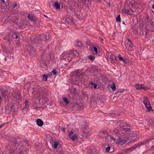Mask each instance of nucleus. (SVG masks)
Here are the masks:
<instances>
[{
    "label": "nucleus",
    "mask_w": 154,
    "mask_h": 154,
    "mask_svg": "<svg viewBox=\"0 0 154 154\" xmlns=\"http://www.w3.org/2000/svg\"><path fill=\"white\" fill-rule=\"evenodd\" d=\"M78 55L77 52L75 50H71L68 53H63L61 56V59L62 60H65L66 62H70L75 57Z\"/></svg>",
    "instance_id": "nucleus-1"
},
{
    "label": "nucleus",
    "mask_w": 154,
    "mask_h": 154,
    "mask_svg": "<svg viewBox=\"0 0 154 154\" xmlns=\"http://www.w3.org/2000/svg\"><path fill=\"white\" fill-rule=\"evenodd\" d=\"M48 36L45 35H42L37 37L34 39L35 42L36 46H40L43 43L47 41L48 39Z\"/></svg>",
    "instance_id": "nucleus-2"
},
{
    "label": "nucleus",
    "mask_w": 154,
    "mask_h": 154,
    "mask_svg": "<svg viewBox=\"0 0 154 154\" xmlns=\"http://www.w3.org/2000/svg\"><path fill=\"white\" fill-rule=\"evenodd\" d=\"M147 142V141L144 140L142 142H139L137 144H135L133 146L130 148H127L123 149L122 150V152L124 154L130 153L136 148L139 147L140 146L145 144Z\"/></svg>",
    "instance_id": "nucleus-3"
},
{
    "label": "nucleus",
    "mask_w": 154,
    "mask_h": 154,
    "mask_svg": "<svg viewBox=\"0 0 154 154\" xmlns=\"http://www.w3.org/2000/svg\"><path fill=\"white\" fill-rule=\"evenodd\" d=\"M81 127L82 132L86 136L89 135L91 129L88 127V124L85 122H82L81 123Z\"/></svg>",
    "instance_id": "nucleus-4"
},
{
    "label": "nucleus",
    "mask_w": 154,
    "mask_h": 154,
    "mask_svg": "<svg viewBox=\"0 0 154 154\" xmlns=\"http://www.w3.org/2000/svg\"><path fill=\"white\" fill-rule=\"evenodd\" d=\"M9 141L12 145L14 147H15L16 146H20L22 142V140L19 138L15 137L13 139H10Z\"/></svg>",
    "instance_id": "nucleus-5"
},
{
    "label": "nucleus",
    "mask_w": 154,
    "mask_h": 154,
    "mask_svg": "<svg viewBox=\"0 0 154 154\" xmlns=\"http://www.w3.org/2000/svg\"><path fill=\"white\" fill-rule=\"evenodd\" d=\"M0 94L2 96V97L4 98L5 101L9 100V94L8 91L7 89L0 88Z\"/></svg>",
    "instance_id": "nucleus-6"
},
{
    "label": "nucleus",
    "mask_w": 154,
    "mask_h": 154,
    "mask_svg": "<svg viewBox=\"0 0 154 154\" xmlns=\"http://www.w3.org/2000/svg\"><path fill=\"white\" fill-rule=\"evenodd\" d=\"M143 103L148 111H153V109L151 107L149 99L148 97H145L143 99Z\"/></svg>",
    "instance_id": "nucleus-7"
},
{
    "label": "nucleus",
    "mask_w": 154,
    "mask_h": 154,
    "mask_svg": "<svg viewBox=\"0 0 154 154\" xmlns=\"http://www.w3.org/2000/svg\"><path fill=\"white\" fill-rule=\"evenodd\" d=\"M5 112L6 114H8L10 112V109L11 106V103L9 100H6L5 101Z\"/></svg>",
    "instance_id": "nucleus-8"
},
{
    "label": "nucleus",
    "mask_w": 154,
    "mask_h": 154,
    "mask_svg": "<svg viewBox=\"0 0 154 154\" xmlns=\"http://www.w3.org/2000/svg\"><path fill=\"white\" fill-rule=\"evenodd\" d=\"M122 121L119 120L117 122V123H119L121 124V125H120V128L121 129L125 130L126 131L129 132L130 131H131L130 127L127 125H122Z\"/></svg>",
    "instance_id": "nucleus-9"
},
{
    "label": "nucleus",
    "mask_w": 154,
    "mask_h": 154,
    "mask_svg": "<svg viewBox=\"0 0 154 154\" xmlns=\"http://www.w3.org/2000/svg\"><path fill=\"white\" fill-rule=\"evenodd\" d=\"M71 107L75 110H78L83 108L82 105L77 103H72Z\"/></svg>",
    "instance_id": "nucleus-10"
},
{
    "label": "nucleus",
    "mask_w": 154,
    "mask_h": 154,
    "mask_svg": "<svg viewBox=\"0 0 154 154\" xmlns=\"http://www.w3.org/2000/svg\"><path fill=\"white\" fill-rule=\"evenodd\" d=\"M28 52L30 56H34L36 54V52L33 48L31 47H29L28 48Z\"/></svg>",
    "instance_id": "nucleus-11"
},
{
    "label": "nucleus",
    "mask_w": 154,
    "mask_h": 154,
    "mask_svg": "<svg viewBox=\"0 0 154 154\" xmlns=\"http://www.w3.org/2000/svg\"><path fill=\"white\" fill-rule=\"evenodd\" d=\"M68 135L70 138L73 141L77 140L78 139L76 134L73 132H69Z\"/></svg>",
    "instance_id": "nucleus-12"
},
{
    "label": "nucleus",
    "mask_w": 154,
    "mask_h": 154,
    "mask_svg": "<svg viewBox=\"0 0 154 154\" xmlns=\"http://www.w3.org/2000/svg\"><path fill=\"white\" fill-rule=\"evenodd\" d=\"M127 142V140L119 138L116 140V142L118 144L122 145L125 143Z\"/></svg>",
    "instance_id": "nucleus-13"
},
{
    "label": "nucleus",
    "mask_w": 154,
    "mask_h": 154,
    "mask_svg": "<svg viewBox=\"0 0 154 154\" xmlns=\"http://www.w3.org/2000/svg\"><path fill=\"white\" fill-rule=\"evenodd\" d=\"M63 20L65 21H66L71 25H73L74 24L73 23V19L72 18L68 17L66 18H63Z\"/></svg>",
    "instance_id": "nucleus-14"
},
{
    "label": "nucleus",
    "mask_w": 154,
    "mask_h": 154,
    "mask_svg": "<svg viewBox=\"0 0 154 154\" xmlns=\"http://www.w3.org/2000/svg\"><path fill=\"white\" fill-rule=\"evenodd\" d=\"M50 143L51 144L52 148L54 149H56L59 145L58 143L56 141L52 140Z\"/></svg>",
    "instance_id": "nucleus-15"
},
{
    "label": "nucleus",
    "mask_w": 154,
    "mask_h": 154,
    "mask_svg": "<svg viewBox=\"0 0 154 154\" xmlns=\"http://www.w3.org/2000/svg\"><path fill=\"white\" fill-rule=\"evenodd\" d=\"M135 88L137 90H140L142 89L146 90L147 89H148V88L147 87L143 86V85L141 84H138L136 85L135 86Z\"/></svg>",
    "instance_id": "nucleus-16"
},
{
    "label": "nucleus",
    "mask_w": 154,
    "mask_h": 154,
    "mask_svg": "<svg viewBox=\"0 0 154 154\" xmlns=\"http://www.w3.org/2000/svg\"><path fill=\"white\" fill-rule=\"evenodd\" d=\"M140 34L141 35H143V36L145 37L148 35L147 32L145 29H141L140 32Z\"/></svg>",
    "instance_id": "nucleus-17"
},
{
    "label": "nucleus",
    "mask_w": 154,
    "mask_h": 154,
    "mask_svg": "<svg viewBox=\"0 0 154 154\" xmlns=\"http://www.w3.org/2000/svg\"><path fill=\"white\" fill-rule=\"evenodd\" d=\"M106 139L110 142H112L113 140L116 142V139L113 137H111L110 135H108L107 137H106Z\"/></svg>",
    "instance_id": "nucleus-18"
},
{
    "label": "nucleus",
    "mask_w": 154,
    "mask_h": 154,
    "mask_svg": "<svg viewBox=\"0 0 154 154\" xmlns=\"http://www.w3.org/2000/svg\"><path fill=\"white\" fill-rule=\"evenodd\" d=\"M28 18L32 21L33 22L36 21V18L35 16L31 14H29L28 16Z\"/></svg>",
    "instance_id": "nucleus-19"
},
{
    "label": "nucleus",
    "mask_w": 154,
    "mask_h": 154,
    "mask_svg": "<svg viewBox=\"0 0 154 154\" xmlns=\"http://www.w3.org/2000/svg\"><path fill=\"white\" fill-rule=\"evenodd\" d=\"M91 102H97L98 100V96L97 95H95L91 97Z\"/></svg>",
    "instance_id": "nucleus-20"
},
{
    "label": "nucleus",
    "mask_w": 154,
    "mask_h": 154,
    "mask_svg": "<svg viewBox=\"0 0 154 154\" xmlns=\"http://www.w3.org/2000/svg\"><path fill=\"white\" fill-rule=\"evenodd\" d=\"M124 13L128 14H131L133 12V11L132 9L128 10V9H123L122 10Z\"/></svg>",
    "instance_id": "nucleus-21"
},
{
    "label": "nucleus",
    "mask_w": 154,
    "mask_h": 154,
    "mask_svg": "<svg viewBox=\"0 0 154 154\" xmlns=\"http://www.w3.org/2000/svg\"><path fill=\"white\" fill-rule=\"evenodd\" d=\"M97 48L98 46L92 47L91 49L93 53L94 54H96L97 53L98 51Z\"/></svg>",
    "instance_id": "nucleus-22"
},
{
    "label": "nucleus",
    "mask_w": 154,
    "mask_h": 154,
    "mask_svg": "<svg viewBox=\"0 0 154 154\" xmlns=\"http://www.w3.org/2000/svg\"><path fill=\"white\" fill-rule=\"evenodd\" d=\"M74 45L75 46L78 47H81L82 45V44L81 41H77L74 43Z\"/></svg>",
    "instance_id": "nucleus-23"
},
{
    "label": "nucleus",
    "mask_w": 154,
    "mask_h": 154,
    "mask_svg": "<svg viewBox=\"0 0 154 154\" xmlns=\"http://www.w3.org/2000/svg\"><path fill=\"white\" fill-rule=\"evenodd\" d=\"M37 124L39 126H42L43 124V121L40 119H38L37 120Z\"/></svg>",
    "instance_id": "nucleus-24"
},
{
    "label": "nucleus",
    "mask_w": 154,
    "mask_h": 154,
    "mask_svg": "<svg viewBox=\"0 0 154 154\" xmlns=\"http://www.w3.org/2000/svg\"><path fill=\"white\" fill-rule=\"evenodd\" d=\"M67 11L68 13L69 14V15L72 14L73 15V11H75L74 10H72L70 7H68L67 8Z\"/></svg>",
    "instance_id": "nucleus-25"
},
{
    "label": "nucleus",
    "mask_w": 154,
    "mask_h": 154,
    "mask_svg": "<svg viewBox=\"0 0 154 154\" xmlns=\"http://www.w3.org/2000/svg\"><path fill=\"white\" fill-rule=\"evenodd\" d=\"M73 15H74L79 20H81L82 19V18L81 16H80V14H78L76 13L75 11H73Z\"/></svg>",
    "instance_id": "nucleus-26"
},
{
    "label": "nucleus",
    "mask_w": 154,
    "mask_h": 154,
    "mask_svg": "<svg viewBox=\"0 0 154 154\" xmlns=\"http://www.w3.org/2000/svg\"><path fill=\"white\" fill-rule=\"evenodd\" d=\"M101 134H102L103 136H104L105 137H106L109 135V133L107 132L106 130L102 131H101Z\"/></svg>",
    "instance_id": "nucleus-27"
},
{
    "label": "nucleus",
    "mask_w": 154,
    "mask_h": 154,
    "mask_svg": "<svg viewBox=\"0 0 154 154\" xmlns=\"http://www.w3.org/2000/svg\"><path fill=\"white\" fill-rule=\"evenodd\" d=\"M127 47H128V50L129 51L131 50V48L133 47V45L131 42H128L127 43Z\"/></svg>",
    "instance_id": "nucleus-28"
},
{
    "label": "nucleus",
    "mask_w": 154,
    "mask_h": 154,
    "mask_svg": "<svg viewBox=\"0 0 154 154\" xmlns=\"http://www.w3.org/2000/svg\"><path fill=\"white\" fill-rule=\"evenodd\" d=\"M28 149L26 148L23 150H21L19 151L17 154H27V151Z\"/></svg>",
    "instance_id": "nucleus-29"
},
{
    "label": "nucleus",
    "mask_w": 154,
    "mask_h": 154,
    "mask_svg": "<svg viewBox=\"0 0 154 154\" xmlns=\"http://www.w3.org/2000/svg\"><path fill=\"white\" fill-rule=\"evenodd\" d=\"M39 65L42 68H45V67H46V63H43V62L42 61H40V62L39 63Z\"/></svg>",
    "instance_id": "nucleus-30"
},
{
    "label": "nucleus",
    "mask_w": 154,
    "mask_h": 154,
    "mask_svg": "<svg viewBox=\"0 0 154 154\" xmlns=\"http://www.w3.org/2000/svg\"><path fill=\"white\" fill-rule=\"evenodd\" d=\"M71 92L72 93L74 94H77V93L76 88L74 87H72L71 88Z\"/></svg>",
    "instance_id": "nucleus-31"
},
{
    "label": "nucleus",
    "mask_w": 154,
    "mask_h": 154,
    "mask_svg": "<svg viewBox=\"0 0 154 154\" xmlns=\"http://www.w3.org/2000/svg\"><path fill=\"white\" fill-rule=\"evenodd\" d=\"M54 5L57 9L58 10L60 9V5L57 2H55V3L54 4Z\"/></svg>",
    "instance_id": "nucleus-32"
},
{
    "label": "nucleus",
    "mask_w": 154,
    "mask_h": 154,
    "mask_svg": "<svg viewBox=\"0 0 154 154\" xmlns=\"http://www.w3.org/2000/svg\"><path fill=\"white\" fill-rule=\"evenodd\" d=\"M115 56L111 53H109L108 55V58L112 60L115 58Z\"/></svg>",
    "instance_id": "nucleus-33"
},
{
    "label": "nucleus",
    "mask_w": 154,
    "mask_h": 154,
    "mask_svg": "<svg viewBox=\"0 0 154 154\" xmlns=\"http://www.w3.org/2000/svg\"><path fill=\"white\" fill-rule=\"evenodd\" d=\"M15 112V109L14 106L11 105V109H10V112H12L13 114H14Z\"/></svg>",
    "instance_id": "nucleus-34"
},
{
    "label": "nucleus",
    "mask_w": 154,
    "mask_h": 154,
    "mask_svg": "<svg viewBox=\"0 0 154 154\" xmlns=\"http://www.w3.org/2000/svg\"><path fill=\"white\" fill-rule=\"evenodd\" d=\"M11 35L12 37L15 38H18V36L16 34V33L14 32H11Z\"/></svg>",
    "instance_id": "nucleus-35"
},
{
    "label": "nucleus",
    "mask_w": 154,
    "mask_h": 154,
    "mask_svg": "<svg viewBox=\"0 0 154 154\" xmlns=\"http://www.w3.org/2000/svg\"><path fill=\"white\" fill-rule=\"evenodd\" d=\"M87 152L90 154H93L94 152H93L91 149H90L89 147H87L86 148Z\"/></svg>",
    "instance_id": "nucleus-36"
},
{
    "label": "nucleus",
    "mask_w": 154,
    "mask_h": 154,
    "mask_svg": "<svg viewBox=\"0 0 154 154\" xmlns=\"http://www.w3.org/2000/svg\"><path fill=\"white\" fill-rule=\"evenodd\" d=\"M119 58L120 60L124 62V63H126V59L123 58V57H121L120 55H119Z\"/></svg>",
    "instance_id": "nucleus-37"
},
{
    "label": "nucleus",
    "mask_w": 154,
    "mask_h": 154,
    "mask_svg": "<svg viewBox=\"0 0 154 154\" xmlns=\"http://www.w3.org/2000/svg\"><path fill=\"white\" fill-rule=\"evenodd\" d=\"M15 98L17 100H20L21 99V94L20 93H18Z\"/></svg>",
    "instance_id": "nucleus-38"
},
{
    "label": "nucleus",
    "mask_w": 154,
    "mask_h": 154,
    "mask_svg": "<svg viewBox=\"0 0 154 154\" xmlns=\"http://www.w3.org/2000/svg\"><path fill=\"white\" fill-rule=\"evenodd\" d=\"M42 80L46 81L48 79V75L46 74H44L42 75Z\"/></svg>",
    "instance_id": "nucleus-39"
},
{
    "label": "nucleus",
    "mask_w": 154,
    "mask_h": 154,
    "mask_svg": "<svg viewBox=\"0 0 154 154\" xmlns=\"http://www.w3.org/2000/svg\"><path fill=\"white\" fill-rule=\"evenodd\" d=\"M150 28L151 30L153 28H154V23L152 21L150 22Z\"/></svg>",
    "instance_id": "nucleus-40"
},
{
    "label": "nucleus",
    "mask_w": 154,
    "mask_h": 154,
    "mask_svg": "<svg viewBox=\"0 0 154 154\" xmlns=\"http://www.w3.org/2000/svg\"><path fill=\"white\" fill-rule=\"evenodd\" d=\"M72 84L73 85H79V82L77 80H74L72 82Z\"/></svg>",
    "instance_id": "nucleus-41"
},
{
    "label": "nucleus",
    "mask_w": 154,
    "mask_h": 154,
    "mask_svg": "<svg viewBox=\"0 0 154 154\" xmlns=\"http://www.w3.org/2000/svg\"><path fill=\"white\" fill-rule=\"evenodd\" d=\"M6 152L8 153H9V154H12L14 152V151L11 149V148L7 150Z\"/></svg>",
    "instance_id": "nucleus-42"
},
{
    "label": "nucleus",
    "mask_w": 154,
    "mask_h": 154,
    "mask_svg": "<svg viewBox=\"0 0 154 154\" xmlns=\"http://www.w3.org/2000/svg\"><path fill=\"white\" fill-rule=\"evenodd\" d=\"M99 99L100 101H101V102L105 100L103 97V96L102 95H100L99 96Z\"/></svg>",
    "instance_id": "nucleus-43"
},
{
    "label": "nucleus",
    "mask_w": 154,
    "mask_h": 154,
    "mask_svg": "<svg viewBox=\"0 0 154 154\" xmlns=\"http://www.w3.org/2000/svg\"><path fill=\"white\" fill-rule=\"evenodd\" d=\"M91 85L92 87L94 88H97V85L94 83L92 82L91 83Z\"/></svg>",
    "instance_id": "nucleus-44"
},
{
    "label": "nucleus",
    "mask_w": 154,
    "mask_h": 154,
    "mask_svg": "<svg viewBox=\"0 0 154 154\" xmlns=\"http://www.w3.org/2000/svg\"><path fill=\"white\" fill-rule=\"evenodd\" d=\"M118 128H115L113 130L114 132L116 133H119L120 132V130Z\"/></svg>",
    "instance_id": "nucleus-45"
},
{
    "label": "nucleus",
    "mask_w": 154,
    "mask_h": 154,
    "mask_svg": "<svg viewBox=\"0 0 154 154\" xmlns=\"http://www.w3.org/2000/svg\"><path fill=\"white\" fill-rule=\"evenodd\" d=\"M28 103V101L27 100H26L25 101V106L24 108H25L28 109V107H29Z\"/></svg>",
    "instance_id": "nucleus-46"
},
{
    "label": "nucleus",
    "mask_w": 154,
    "mask_h": 154,
    "mask_svg": "<svg viewBox=\"0 0 154 154\" xmlns=\"http://www.w3.org/2000/svg\"><path fill=\"white\" fill-rule=\"evenodd\" d=\"M116 20L118 22H120L121 21L120 18V15H119L116 18Z\"/></svg>",
    "instance_id": "nucleus-47"
},
{
    "label": "nucleus",
    "mask_w": 154,
    "mask_h": 154,
    "mask_svg": "<svg viewBox=\"0 0 154 154\" xmlns=\"http://www.w3.org/2000/svg\"><path fill=\"white\" fill-rule=\"evenodd\" d=\"M63 99L64 101L65 102L66 104H67L69 103V101L65 97H63Z\"/></svg>",
    "instance_id": "nucleus-48"
},
{
    "label": "nucleus",
    "mask_w": 154,
    "mask_h": 154,
    "mask_svg": "<svg viewBox=\"0 0 154 154\" xmlns=\"http://www.w3.org/2000/svg\"><path fill=\"white\" fill-rule=\"evenodd\" d=\"M10 148H10V145H6L5 146V149L6 151L7 150H8V149H9Z\"/></svg>",
    "instance_id": "nucleus-49"
},
{
    "label": "nucleus",
    "mask_w": 154,
    "mask_h": 154,
    "mask_svg": "<svg viewBox=\"0 0 154 154\" xmlns=\"http://www.w3.org/2000/svg\"><path fill=\"white\" fill-rule=\"evenodd\" d=\"M111 88L113 90H115L116 89V86L114 84H112L111 86Z\"/></svg>",
    "instance_id": "nucleus-50"
},
{
    "label": "nucleus",
    "mask_w": 154,
    "mask_h": 154,
    "mask_svg": "<svg viewBox=\"0 0 154 154\" xmlns=\"http://www.w3.org/2000/svg\"><path fill=\"white\" fill-rule=\"evenodd\" d=\"M88 57L89 59L91 60H92L94 59V57L93 56L91 55L88 56Z\"/></svg>",
    "instance_id": "nucleus-51"
},
{
    "label": "nucleus",
    "mask_w": 154,
    "mask_h": 154,
    "mask_svg": "<svg viewBox=\"0 0 154 154\" xmlns=\"http://www.w3.org/2000/svg\"><path fill=\"white\" fill-rule=\"evenodd\" d=\"M51 73H52L54 75H56L57 72L56 71V69H54L52 71Z\"/></svg>",
    "instance_id": "nucleus-52"
},
{
    "label": "nucleus",
    "mask_w": 154,
    "mask_h": 154,
    "mask_svg": "<svg viewBox=\"0 0 154 154\" xmlns=\"http://www.w3.org/2000/svg\"><path fill=\"white\" fill-rule=\"evenodd\" d=\"M28 110V109L27 108H24L23 109V111L25 113H26Z\"/></svg>",
    "instance_id": "nucleus-53"
},
{
    "label": "nucleus",
    "mask_w": 154,
    "mask_h": 154,
    "mask_svg": "<svg viewBox=\"0 0 154 154\" xmlns=\"http://www.w3.org/2000/svg\"><path fill=\"white\" fill-rule=\"evenodd\" d=\"M110 149V147L108 146L107 148H106V152H108L109 151Z\"/></svg>",
    "instance_id": "nucleus-54"
},
{
    "label": "nucleus",
    "mask_w": 154,
    "mask_h": 154,
    "mask_svg": "<svg viewBox=\"0 0 154 154\" xmlns=\"http://www.w3.org/2000/svg\"><path fill=\"white\" fill-rule=\"evenodd\" d=\"M74 6L75 7H76V8H79V6L78 5L76 2H74Z\"/></svg>",
    "instance_id": "nucleus-55"
},
{
    "label": "nucleus",
    "mask_w": 154,
    "mask_h": 154,
    "mask_svg": "<svg viewBox=\"0 0 154 154\" xmlns=\"http://www.w3.org/2000/svg\"><path fill=\"white\" fill-rule=\"evenodd\" d=\"M115 58H113V59L112 60V62H113L114 63H116L117 62V60H115Z\"/></svg>",
    "instance_id": "nucleus-56"
},
{
    "label": "nucleus",
    "mask_w": 154,
    "mask_h": 154,
    "mask_svg": "<svg viewBox=\"0 0 154 154\" xmlns=\"http://www.w3.org/2000/svg\"><path fill=\"white\" fill-rule=\"evenodd\" d=\"M124 91L125 90L124 89H122V90H121V89H119L118 91V92H123V91Z\"/></svg>",
    "instance_id": "nucleus-57"
},
{
    "label": "nucleus",
    "mask_w": 154,
    "mask_h": 154,
    "mask_svg": "<svg viewBox=\"0 0 154 154\" xmlns=\"http://www.w3.org/2000/svg\"><path fill=\"white\" fill-rule=\"evenodd\" d=\"M3 3H4L5 2H6L8 1V0H0Z\"/></svg>",
    "instance_id": "nucleus-58"
},
{
    "label": "nucleus",
    "mask_w": 154,
    "mask_h": 154,
    "mask_svg": "<svg viewBox=\"0 0 154 154\" xmlns=\"http://www.w3.org/2000/svg\"><path fill=\"white\" fill-rule=\"evenodd\" d=\"M61 129L62 130L63 132H64L65 131V128H64L62 127L61 128Z\"/></svg>",
    "instance_id": "nucleus-59"
},
{
    "label": "nucleus",
    "mask_w": 154,
    "mask_h": 154,
    "mask_svg": "<svg viewBox=\"0 0 154 154\" xmlns=\"http://www.w3.org/2000/svg\"><path fill=\"white\" fill-rule=\"evenodd\" d=\"M2 100V96H1V94H0V105L1 104V103Z\"/></svg>",
    "instance_id": "nucleus-60"
},
{
    "label": "nucleus",
    "mask_w": 154,
    "mask_h": 154,
    "mask_svg": "<svg viewBox=\"0 0 154 154\" xmlns=\"http://www.w3.org/2000/svg\"><path fill=\"white\" fill-rule=\"evenodd\" d=\"M152 147L153 148L154 147V141L152 142Z\"/></svg>",
    "instance_id": "nucleus-61"
},
{
    "label": "nucleus",
    "mask_w": 154,
    "mask_h": 154,
    "mask_svg": "<svg viewBox=\"0 0 154 154\" xmlns=\"http://www.w3.org/2000/svg\"><path fill=\"white\" fill-rule=\"evenodd\" d=\"M17 5V4L16 3H15L14 4V5L13 6V8H14L15 7H16Z\"/></svg>",
    "instance_id": "nucleus-62"
},
{
    "label": "nucleus",
    "mask_w": 154,
    "mask_h": 154,
    "mask_svg": "<svg viewBox=\"0 0 154 154\" xmlns=\"http://www.w3.org/2000/svg\"><path fill=\"white\" fill-rule=\"evenodd\" d=\"M104 1L107 2V3H109L110 2H109V0H104Z\"/></svg>",
    "instance_id": "nucleus-63"
},
{
    "label": "nucleus",
    "mask_w": 154,
    "mask_h": 154,
    "mask_svg": "<svg viewBox=\"0 0 154 154\" xmlns=\"http://www.w3.org/2000/svg\"><path fill=\"white\" fill-rule=\"evenodd\" d=\"M128 42H131V41L129 39V38L128 39Z\"/></svg>",
    "instance_id": "nucleus-64"
}]
</instances>
